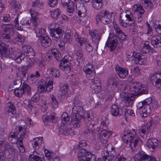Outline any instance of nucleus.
I'll return each instance as SVG.
<instances>
[{"mask_svg":"<svg viewBox=\"0 0 161 161\" xmlns=\"http://www.w3.org/2000/svg\"><path fill=\"white\" fill-rule=\"evenodd\" d=\"M30 50L31 51V52H30L25 54H23L25 55V57H26V61L29 64L32 63V59L34 57L35 54V52L33 49H31Z\"/></svg>","mask_w":161,"mask_h":161,"instance_id":"33","label":"nucleus"},{"mask_svg":"<svg viewBox=\"0 0 161 161\" xmlns=\"http://www.w3.org/2000/svg\"><path fill=\"white\" fill-rule=\"evenodd\" d=\"M139 142L138 138L134 136L133 138L129 142V146L132 150H135L136 147V146L138 143Z\"/></svg>","mask_w":161,"mask_h":161,"instance_id":"39","label":"nucleus"},{"mask_svg":"<svg viewBox=\"0 0 161 161\" xmlns=\"http://www.w3.org/2000/svg\"><path fill=\"white\" fill-rule=\"evenodd\" d=\"M83 71L86 74V76L89 80H91L95 75V71L94 70L90 69V68H86L83 69Z\"/></svg>","mask_w":161,"mask_h":161,"instance_id":"36","label":"nucleus"},{"mask_svg":"<svg viewBox=\"0 0 161 161\" xmlns=\"http://www.w3.org/2000/svg\"><path fill=\"white\" fill-rule=\"evenodd\" d=\"M53 81L50 78H47L46 81L43 79L41 80L37 84V90L40 94L49 92L53 89Z\"/></svg>","mask_w":161,"mask_h":161,"instance_id":"6","label":"nucleus"},{"mask_svg":"<svg viewBox=\"0 0 161 161\" xmlns=\"http://www.w3.org/2000/svg\"><path fill=\"white\" fill-rule=\"evenodd\" d=\"M80 9L76 10V13L80 17H84L86 15V9L84 6H82L80 8Z\"/></svg>","mask_w":161,"mask_h":161,"instance_id":"47","label":"nucleus"},{"mask_svg":"<svg viewBox=\"0 0 161 161\" xmlns=\"http://www.w3.org/2000/svg\"><path fill=\"white\" fill-rule=\"evenodd\" d=\"M143 86L137 82H133L130 86L129 90L130 93L122 92L120 97L124 100L125 106L132 107L135 101L134 96H137L143 94H148V91Z\"/></svg>","mask_w":161,"mask_h":161,"instance_id":"1","label":"nucleus"},{"mask_svg":"<svg viewBox=\"0 0 161 161\" xmlns=\"http://www.w3.org/2000/svg\"><path fill=\"white\" fill-rule=\"evenodd\" d=\"M14 93L15 96L19 97H21L24 94V92L21 88L19 89V88H17L14 91Z\"/></svg>","mask_w":161,"mask_h":161,"instance_id":"61","label":"nucleus"},{"mask_svg":"<svg viewBox=\"0 0 161 161\" xmlns=\"http://www.w3.org/2000/svg\"><path fill=\"white\" fill-rule=\"evenodd\" d=\"M157 141V140L154 138L149 139L147 142L146 145L150 149H154L156 148L157 144L156 142Z\"/></svg>","mask_w":161,"mask_h":161,"instance_id":"32","label":"nucleus"},{"mask_svg":"<svg viewBox=\"0 0 161 161\" xmlns=\"http://www.w3.org/2000/svg\"><path fill=\"white\" fill-rule=\"evenodd\" d=\"M74 3L70 2L67 6V11L70 14L69 15H71L74 12Z\"/></svg>","mask_w":161,"mask_h":161,"instance_id":"55","label":"nucleus"},{"mask_svg":"<svg viewBox=\"0 0 161 161\" xmlns=\"http://www.w3.org/2000/svg\"><path fill=\"white\" fill-rule=\"evenodd\" d=\"M7 106L8 109L7 110V111L8 113L14 114L15 112V107L12 102H8L7 103Z\"/></svg>","mask_w":161,"mask_h":161,"instance_id":"49","label":"nucleus"},{"mask_svg":"<svg viewBox=\"0 0 161 161\" xmlns=\"http://www.w3.org/2000/svg\"><path fill=\"white\" fill-rule=\"evenodd\" d=\"M76 40L81 46L83 44H84L85 45L86 49L88 52H90L92 50V47L90 44L85 40L83 38H78Z\"/></svg>","mask_w":161,"mask_h":161,"instance_id":"25","label":"nucleus"},{"mask_svg":"<svg viewBox=\"0 0 161 161\" xmlns=\"http://www.w3.org/2000/svg\"><path fill=\"white\" fill-rule=\"evenodd\" d=\"M27 106L28 108L31 110V109L32 108L36 109L38 107H39V104L33 102V101L30 100L28 102Z\"/></svg>","mask_w":161,"mask_h":161,"instance_id":"50","label":"nucleus"},{"mask_svg":"<svg viewBox=\"0 0 161 161\" xmlns=\"http://www.w3.org/2000/svg\"><path fill=\"white\" fill-rule=\"evenodd\" d=\"M154 0H141V1L142 5H143L145 8L148 9H151L153 6V3L154 2Z\"/></svg>","mask_w":161,"mask_h":161,"instance_id":"38","label":"nucleus"},{"mask_svg":"<svg viewBox=\"0 0 161 161\" xmlns=\"http://www.w3.org/2000/svg\"><path fill=\"white\" fill-rule=\"evenodd\" d=\"M90 87L96 94L99 93L101 90L100 84H98L97 85L92 84Z\"/></svg>","mask_w":161,"mask_h":161,"instance_id":"53","label":"nucleus"},{"mask_svg":"<svg viewBox=\"0 0 161 161\" xmlns=\"http://www.w3.org/2000/svg\"><path fill=\"white\" fill-rule=\"evenodd\" d=\"M50 73L52 76L55 77H58L60 76V73L59 71L55 68H51L49 69Z\"/></svg>","mask_w":161,"mask_h":161,"instance_id":"51","label":"nucleus"},{"mask_svg":"<svg viewBox=\"0 0 161 161\" xmlns=\"http://www.w3.org/2000/svg\"><path fill=\"white\" fill-rule=\"evenodd\" d=\"M132 57H133L135 62L136 64L141 65L145 64L146 59L144 58H142L143 56L142 54L138 52H134Z\"/></svg>","mask_w":161,"mask_h":161,"instance_id":"14","label":"nucleus"},{"mask_svg":"<svg viewBox=\"0 0 161 161\" xmlns=\"http://www.w3.org/2000/svg\"><path fill=\"white\" fill-rule=\"evenodd\" d=\"M76 56V60L77 61L78 66L80 65V64H83L85 60L84 54L83 51L81 50H77L75 52Z\"/></svg>","mask_w":161,"mask_h":161,"instance_id":"22","label":"nucleus"},{"mask_svg":"<svg viewBox=\"0 0 161 161\" xmlns=\"http://www.w3.org/2000/svg\"><path fill=\"white\" fill-rule=\"evenodd\" d=\"M14 31L10 30V31H8L7 34H4L1 36L3 41L6 42H8L10 40L11 36L13 34Z\"/></svg>","mask_w":161,"mask_h":161,"instance_id":"46","label":"nucleus"},{"mask_svg":"<svg viewBox=\"0 0 161 161\" xmlns=\"http://www.w3.org/2000/svg\"><path fill=\"white\" fill-rule=\"evenodd\" d=\"M41 75L40 74L38 71L31 74L30 75L31 80L32 81H36L37 80V78L39 77Z\"/></svg>","mask_w":161,"mask_h":161,"instance_id":"59","label":"nucleus"},{"mask_svg":"<svg viewBox=\"0 0 161 161\" xmlns=\"http://www.w3.org/2000/svg\"><path fill=\"white\" fill-rule=\"evenodd\" d=\"M112 132L111 131H108L106 130H103L99 136V139L101 143H106L107 141V139L111 136Z\"/></svg>","mask_w":161,"mask_h":161,"instance_id":"15","label":"nucleus"},{"mask_svg":"<svg viewBox=\"0 0 161 161\" xmlns=\"http://www.w3.org/2000/svg\"><path fill=\"white\" fill-rule=\"evenodd\" d=\"M42 6L39 0H35L33 3L32 7L30 9V12H36L38 8H42Z\"/></svg>","mask_w":161,"mask_h":161,"instance_id":"37","label":"nucleus"},{"mask_svg":"<svg viewBox=\"0 0 161 161\" xmlns=\"http://www.w3.org/2000/svg\"><path fill=\"white\" fill-rule=\"evenodd\" d=\"M150 43L154 48L160 47H161V36L157 35L151 38Z\"/></svg>","mask_w":161,"mask_h":161,"instance_id":"19","label":"nucleus"},{"mask_svg":"<svg viewBox=\"0 0 161 161\" xmlns=\"http://www.w3.org/2000/svg\"><path fill=\"white\" fill-rule=\"evenodd\" d=\"M70 118L68 114L64 112L61 117V121L63 125H65L69 120Z\"/></svg>","mask_w":161,"mask_h":161,"instance_id":"42","label":"nucleus"},{"mask_svg":"<svg viewBox=\"0 0 161 161\" xmlns=\"http://www.w3.org/2000/svg\"><path fill=\"white\" fill-rule=\"evenodd\" d=\"M19 16V14L17 15L16 17L15 18L14 23L15 24V26L17 30L22 31V29L21 28V26L19 25V24L18 17Z\"/></svg>","mask_w":161,"mask_h":161,"instance_id":"63","label":"nucleus"},{"mask_svg":"<svg viewBox=\"0 0 161 161\" xmlns=\"http://www.w3.org/2000/svg\"><path fill=\"white\" fill-rule=\"evenodd\" d=\"M111 114L114 116H119L123 114V111L120 108L116 105H112L110 108Z\"/></svg>","mask_w":161,"mask_h":161,"instance_id":"18","label":"nucleus"},{"mask_svg":"<svg viewBox=\"0 0 161 161\" xmlns=\"http://www.w3.org/2000/svg\"><path fill=\"white\" fill-rule=\"evenodd\" d=\"M133 8L135 9V11L136 12L138 13L139 14L140 16H138V21L140 22L142 19V17L141 16L144 12V10L143 9L141 5H134Z\"/></svg>","mask_w":161,"mask_h":161,"instance_id":"30","label":"nucleus"},{"mask_svg":"<svg viewBox=\"0 0 161 161\" xmlns=\"http://www.w3.org/2000/svg\"><path fill=\"white\" fill-rule=\"evenodd\" d=\"M73 105L71 120L74 127L78 128L81 125L82 118L84 116L85 112L80 100L75 99L73 101Z\"/></svg>","mask_w":161,"mask_h":161,"instance_id":"2","label":"nucleus"},{"mask_svg":"<svg viewBox=\"0 0 161 161\" xmlns=\"http://www.w3.org/2000/svg\"><path fill=\"white\" fill-rule=\"evenodd\" d=\"M51 52L56 60L59 61V58H61V55L58 51L57 49L56 48L52 49Z\"/></svg>","mask_w":161,"mask_h":161,"instance_id":"54","label":"nucleus"},{"mask_svg":"<svg viewBox=\"0 0 161 161\" xmlns=\"http://www.w3.org/2000/svg\"><path fill=\"white\" fill-rule=\"evenodd\" d=\"M60 60L59 67L61 69L64 70L66 73L69 72L71 70V68L69 65L70 63L66 61Z\"/></svg>","mask_w":161,"mask_h":161,"instance_id":"27","label":"nucleus"},{"mask_svg":"<svg viewBox=\"0 0 161 161\" xmlns=\"http://www.w3.org/2000/svg\"><path fill=\"white\" fill-rule=\"evenodd\" d=\"M20 51L18 49H13L12 51H11V53L10 54V58H12L13 59H14L18 55L20 54Z\"/></svg>","mask_w":161,"mask_h":161,"instance_id":"56","label":"nucleus"},{"mask_svg":"<svg viewBox=\"0 0 161 161\" xmlns=\"http://www.w3.org/2000/svg\"><path fill=\"white\" fill-rule=\"evenodd\" d=\"M60 91L62 92L61 95L64 96L67 93L68 86L65 85L64 83H61L59 85Z\"/></svg>","mask_w":161,"mask_h":161,"instance_id":"44","label":"nucleus"},{"mask_svg":"<svg viewBox=\"0 0 161 161\" xmlns=\"http://www.w3.org/2000/svg\"><path fill=\"white\" fill-rule=\"evenodd\" d=\"M143 46L142 47V51L145 53H147L150 51V48L151 47L149 45V42L146 41L144 43H142Z\"/></svg>","mask_w":161,"mask_h":161,"instance_id":"43","label":"nucleus"},{"mask_svg":"<svg viewBox=\"0 0 161 161\" xmlns=\"http://www.w3.org/2000/svg\"><path fill=\"white\" fill-rule=\"evenodd\" d=\"M134 161H157L154 156H150L144 152H140L135 155Z\"/></svg>","mask_w":161,"mask_h":161,"instance_id":"10","label":"nucleus"},{"mask_svg":"<svg viewBox=\"0 0 161 161\" xmlns=\"http://www.w3.org/2000/svg\"><path fill=\"white\" fill-rule=\"evenodd\" d=\"M134 137L131 135L130 134L128 133V132L126 134H124L122 136V139L123 141L126 143H128Z\"/></svg>","mask_w":161,"mask_h":161,"instance_id":"45","label":"nucleus"},{"mask_svg":"<svg viewBox=\"0 0 161 161\" xmlns=\"http://www.w3.org/2000/svg\"><path fill=\"white\" fill-rule=\"evenodd\" d=\"M50 16L54 19H57L61 13V10L59 8L50 11Z\"/></svg>","mask_w":161,"mask_h":161,"instance_id":"41","label":"nucleus"},{"mask_svg":"<svg viewBox=\"0 0 161 161\" xmlns=\"http://www.w3.org/2000/svg\"><path fill=\"white\" fill-rule=\"evenodd\" d=\"M58 119L56 114L54 113H52L49 115H44L42 116L43 121L45 125H49V123H55Z\"/></svg>","mask_w":161,"mask_h":161,"instance_id":"13","label":"nucleus"},{"mask_svg":"<svg viewBox=\"0 0 161 161\" xmlns=\"http://www.w3.org/2000/svg\"><path fill=\"white\" fill-rule=\"evenodd\" d=\"M72 36L70 31H66L64 35V41L67 43H70L72 42Z\"/></svg>","mask_w":161,"mask_h":161,"instance_id":"48","label":"nucleus"},{"mask_svg":"<svg viewBox=\"0 0 161 161\" xmlns=\"http://www.w3.org/2000/svg\"><path fill=\"white\" fill-rule=\"evenodd\" d=\"M25 55L24 54L22 53H21L16 57L14 60L18 63H20L25 58Z\"/></svg>","mask_w":161,"mask_h":161,"instance_id":"62","label":"nucleus"},{"mask_svg":"<svg viewBox=\"0 0 161 161\" xmlns=\"http://www.w3.org/2000/svg\"><path fill=\"white\" fill-rule=\"evenodd\" d=\"M102 158L104 161H125L126 160V158L123 156H117V153L114 148H112L109 152L103 151Z\"/></svg>","mask_w":161,"mask_h":161,"instance_id":"4","label":"nucleus"},{"mask_svg":"<svg viewBox=\"0 0 161 161\" xmlns=\"http://www.w3.org/2000/svg\"><path fill=\"white\" fill-rule=\"evenodd\" d=\"M22 77L25 80H27L28 77V70L27 67L25 66L21 69Z\"/></svg>","mask_w":161,"mask_h":161,"instance_id":"57","label":"nucleus"},{"mask_svg":"<svg viewBox=\"0 0 161 161\" xmlns=\"http://www.w3.org/2000/svg\"><path fill=\"white\" fill-rule=\"evenodd\" d=\"M24 92V94L29 95L31 94V89L30 86L26 82H24L21 87Z\"/></svg>","mask_w":161,"mask_h":161,"instance_id":"35","label":"nucleus"},{"mask_svg":"<svg viewBox=\"0 0 161 161\" xmlns=\"http://www.w3.org/2000/svg\"><path fill=\"white\" fill-rule=\"evenodd\" d=\"M10 49L8 45L5 43L1 42L0 43V53L2 58L5 59V58H10Z\"/></svg>","mask_w":161,"mask_h":161,"instance_id":"12","label":"nucleus"},{"mask_svg":"<svg viewBox=\"0 0 161 161\" xmlns=\"http://www.w3.org/2000/svg\"><path fill=\"white\" fill-rule=\"evenodd\" d=\"M50 34L52 37H54L55 39H59L63 36L62 29L60 27L53 29L51 30Z\"/></svg>","mask_w":161,"mask_h":161,"instance_id":"24","label":"nucleus"},{"mask_svg":"<svg viewBox=\"0 0 161 161\" xmlns=\"http://www.w3.org/2000/svg\"><path fill=\"white\" fill-rule=\"evenodd\" d=\"M78 159L79 161H96V157L90 152L82 149L78 153ZM97 161H102V160L101 158H98Z\"/></svg>","mask_w":161,"mask_h":161,"instance_id":"7","label":"nucleus"},{"mask_svg":"<svg viewBox=\"0 0 161 161\" xmlns=\"http://www.w3.org/2000/svg\"><path fill=\"white\" fill-rule=\"evenodd\" d=\"M92 6L96 10H100L103 7L102 2H92Z\"/></svg>","mask_w":161,"mask_h":161,"instance_id":"58","label":"nucleus"},{"mask_svg":"<svg viewBox=\"0 0 161 161\" xmlns=\"http://www.w3.org/2000/svg\"><path fill=\"white\" fill-rule=\"evenodd\" d=\"M151 99L147 98L144 101L139 102L137 106L138 109L141 110L142 112L140 115L142 117L145 118L151 113Z\"/></svg>","mask_w":161,"mask_h":161,"instance_id":"5","label":"nucleus"},{"mask_svg":"<svg viewBox=\"0 0 161 161\" xmlns=\"http://www.w3.org/2000/svg\"><path fill=\"white\" fill-rule=\"evenodd\" d=\"M32 18V23L35 26H37L41 22V14L37 12H30Z\"/></svg>","mask_w":161,"mask_h":161,"instance_id":"17","label":"nucleus"},{"mask_svg":"<svg viewBox=\"0 0 161 161\" xmlns=\"http://www.w3.org/2000/svg\"><path fill=\"white\" fill-rule=\"evenodd\" d=\"M115 70L119 77L122 79L125 78L128 74V71L126 68L116 66Z\"/></svg>","mask_w":161,"mask_h":161,"instance_id":"21","label":"nucleus"},{"mask_svg":"<svg viewBox=\"0 0 161 161\" xmlns=\"http://www.w3.org/2000/svg\"><path fill=\"white\" fill-rule=\"evenodd\" d=\"M40 39L41 45L42 47H47L51 45V40L49 36H43Z\"/></svg>","mask_w":161,"mask_h":161,"instance_id":"29","label":"nucleus"},{"mask_svg":"<svg viewBox=\"0 0 161 161\" xmlns=\"http://www.w3.org/2000/svg\"><path fill=\"white\" fill-rule=\"evenodd\" d=\"M150 78L152 84L158 88L161 93V73H155L152 75Z\"/></svg>","mask_w":161,"mask_h":161,"instance_id":"11","label":"nucleus"},{"mask_svg":"<svg viewBox=\"0 0 161 161\" xmlns=\"http://www.w3.org/2000/svg\"><path fill=\"white\" fill-rule=\"evenodd\" d=\"M117 42V40L113 36L108 39L106 43V45L109 48L110 51L112 52L116 47Z\"/></svg>","mask_w":161,"mask_h":161,"instance_id":"16","label":"nucleus"},{"mask_svg":"<svg viewBox=\"0 0 161 161\" xmlns=\"http://www.w3.org/2000/svg\"><path fill=\"white\" fill-rule=\"evenodd\" d=\"M94 116L92 111L90 110L88 111L86 116L82 118L84 121V125L86 130L84 131V133L88 134L90 136L93 137L96 135L95 130V122L94 120Z\"/></svg>","mask_w":161,"mask_h":161,"instance_id":"3","label":"nucleus"},{"mask_svg":"<svg viewBox=\"0 0 161 161\" xmlns=\"http://www.w3.org/2000/svg\"><path fill=\"white\" fill-rule=\"evenodd\" d=\"M119 84L118 79L115 75H111L108 79L106 88L107 91L110 92L112 91L114 88H117Z\"/></svg>","mask_w":161,"mask_h":161,"instance_id":"9","label":"nucleus"},{"mask_svg":"<svg viewBox=\"0 0 161 161\" xmlns=\"http://www.w3.org/2000/svg\"><path fill=\"white\" fill-rule=\"evenodd\" d=\"M10 30L14 31V28L13 25H3L0 27V36L3 35L4 34H7L8 31Z\"/></svg>","mask_w":161,"mask_h":161,"instance_id":"20","label":"nucleus"},{"mask_svg":"<svg viewBox=\"0 0 161 161\" xmlns=\"http://www.w3.org/2000/svg\"><path fill=\"white\" fill-rule=\"evenodd\" d=\"M115 31L116 35L114 37L115 39L117 37H118L119 40H121L122 41H125L127 39V36L121 30L120 28H115Z\"/></svg>","mask_w":161,"mask_h":161,"instance_id":"28","label":"nucleus"},{"mask_svg":"<svg viewBox=\"0 0 161 161\" xmlns=\"http://www.w3.org/2000/svg\"><path fill=\"white\" fill-rule=\"evenodd\" d=\"M36 153L37 154H38L37 153V151L35 150L33 151V154H30L29 156V158L31 159V161H45L44 159L42 157H41L37 155H36L34 154L35 153Z\"/></svg>","mask_w":161,"mask_h":161,"instance_id":"40","label":"nucleus"},{"mask_svg":"<svg viewBox=\"0 0 161 161\" xmlns=\"http://www.w3.org/2000/svg\"><path fill=\"white\" fill-rule=\"evenodd\" d=\"M139 131V133L140 136L145 140L147 139L149 131L148 126H144L142 128L140 129Z\"/></svg>","mask_w":161,"mask_h":161,"instance_id":"31","label":"nucleus"},{"mask_svg":"<svg viewBox=\"0 0 161 161\" xmlns=\"http://www.w3.org/2000/svg\"><path fill=\"white\" fill-rule=\"evenodd\" d=\"M37 36L42 37L45 35L46 30L44 29H38L36 31Z\"/></svg>","mask_w":161,"mask_h":161,"instance_id":"60","label":"nucleus"},{"mask_svg":"<svg viewBox=\"0 0 161 161\" xmlns=\"http://www.w3.org/2000/svg\"><path fill=\"white\" fill-rule=\"evenodd\" d=\"M72 132H73V131L71 128L62 126L61 127L59 131V133L64 135L70 134Z\"/></svg>","mask_w":161,"mask_h":161,"instance_id":"34","label":"nucleus"},{"mask_svg":"<svg viewBox=\"0 0 161 161\" xmlns=\"http://www.w3.org/2000/svg\"><path fill=\"white\" fill-rule=\"evenodd\" d=\"M89 33L92 37V42L95 44L96 48L97 49L98 45L101 38V34L97 33H96L93 31H90Z\"/></svg>","mask_w":161,"mask_h":161,"instance_id":"23","label":"nucleus"},{"mask_svg":"<svg viewBox=\"0 0 161 161\" xmlns=\"http://www.w3.org/2000/svg\"><path fill=\"white\" fill-rule=\"evenodd\" d=\"M42 139V137H38L33 140L32 144L34 149H38L39 147L42 146V144H43Z\"/></svg>","mask_w":161,"mask_h":161,"instance_id":"26","label":"nucleus"},{"mask_svg":"<svg viewBox=\"0 0 161 161\" xmlns=\"http://www.w3.org/2000/svg\"><path fill=\"white\" fill-rule=\"evenodd\" d=\"M23 51L22 52L23 54H25L27 53L30 52H31L30 50L31 49H33L30 46H22Z\"/></svg>","mask_w":161,"mask_h":161,"instance_id":"64","label":"nucleus"},{"mask_svg":"<svg viewBox=\"0 0 161 161\" xmlns=\"http://www.w3.org/2000/svg\"><path fill=\"white\" fill-rule=\"evenodd\" d=\"M111 16L107 11L103 10L99 12L96 16L97 22H100L104 24H107L111 22Z\"/></svg>","mask_w":161,"mask_h":161,"instance_id":"8","label":"nucleus"},{"mask_svg":"<svg viewBox=\"0 0 161 161\" xmlns=\"http://www.w3.org/2000/svg\"><path fill=\"white\" fill-rule=\"evenodd\" d=\"M9 3L12 9H15V10L18 9L20 7L19 3L15 0L11 1Z\"/></svg>","mask_w":161,"mask_h":161,"instance_id":"52","label":"nucleus"}]
</instances>
